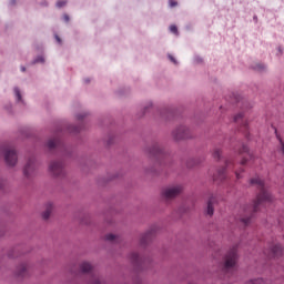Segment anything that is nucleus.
<instances>
[{
  "instance_id": "nucleus-1",
  "label": "nucleus",
  "mask_w": 284,
  "mask_h": 284,
  "mask_svg": "<svg viewBox=\"0 0 284 284\" xmlns=\"http://www.w3.org/2000/svg\"><path fill=\"white\" fill-rule=\"evenodd\" d=\"M251 185L257 186L260 189V194H257L253 205H245L240 210V222L244 223V225L251 223L254 212L258 211L260 206H264L273 200L272 194L265 187L264 181L260 178L251 179Z\"/></svg>"
},
{
  "instance_id": "nucleus-2",
  "label": "nucleus",
  "mask_w": 284,
  "mask_h": 284,
  "mask_svg": "<svg viewBox=\"0 0 284 284\" xmlns=\"http://www.w3.org/2000/svg\"><path fill=\"white\" fill-rule=\"evenodd\" d=\"M145 152L149 156L155 159L159 164H166L163 159L168 155V153L161 143H152V145L145 148Z\"/></svg>"
},
{
  "instance_id": "nucleus-3",
  "label": "nucleus",
  "mask_w": 284,
  "mask_h": 284,
  "mask_svg": "<svg viewBox=\"0 0 284 284\" xmlns=\"http://www.w3.org/2000/svg\"><path fill=\"white\" fill-rule=\"evenodd\" d=\"M239 261L237 250L235 247L231 248L226 255H224V262L220 265L222 272L227 274L229 272H233L235 270Z\"/></svg>"
},
{
  "instance_id": "nucleus-4",
  "label": "nucleus",
  "mask_w": 284,
  "mask_h": 284,
  "mask_svg": "<svg viewBox=\"0 0 284 284\" xmlns=\"http://www.w3.org/2000/svg\"><path fill=\"white\" fill-rule=\"evenodd\" d=\"M172 138L175 141L192 139V132L186 125H179L172 131Z\"/></svg>"
},
{
  "instance_id": "nucleus-5",
  "label": "nucleus",
  "mask_w": 284,
  "mask_h": 284,
  "mask_svg": "<svg viewBox=\"0 0 284 284\" xmlns=\"http://www.w3.org/2000/svg\"><path fill=\"white\" fill-rule=\"evenodd\" d=\"M80 270L82 274H89L90 281L88 284H101L100 277L93 272L92 265L89 262H82Z\"/></svg>"
},
{
  "instance_id": "nucleus-6",
  "label": "nucleus",
  "mask_w": 284,
  "mask_h": 284,
  "mask_svg": "<svg viewBox=\"0 0 284 284\" xmlns=\"http://www.w3.org/2000/svg\"><path fill=\"white\" fill-rule=\"evenodd\" d=\"M183 191V186L182 185H171L165 187L162 191V196L165 200H172L174 197H176L178 195H180Z\"/></svg>"
},
{
  "instance_id": "nucleus-7",
  "label": "nucleus",
  "mask_w": 284,
  "mask_h": 284,
  "mask_svg": "<svg viewBox=\"0 0 284 284\" xmlns=\"http://www.w3.org/2000/svg\"><path fill=\"white\" fill-rule=\"evenodd\" d=\"M49 171L55 178H62L65 175L64 164L61 161H52L49 165Z\"/></svg>"
},
{
  "instance_id": "nucleus-8",
  "label": "nucleus",
  "mask_w": 284,
  "mask_h": 284,
  "mask_svg": "<svg viewBox=\"0 0 284 284\" xmlns=\"http://www.w3.org/2000/svg\"><path fill=\"white\" fill-rule=\"evenodd\" d=\"M4 161H6L7 165L14 166L18 162L17 151L13 149L4 150Z\"/></svg>"
},
{
  "instance_id": "nucleus-9",
  "label": "nucleus",
  "mask_w": 284,
  "mask_h": 284,
  "mask_svg": "<svg viewBox=\"0 0 284 284\" xmlns=\"http://www.w3.org/2000/svg\"><path fill=\"white\" fill-rule=\"evenodd\" d=\"M36 169H37V159L34 156H31L29 158L24 166L23 173L27 178H30L34 173Z\"/></svg>"
},
{
  "instance_id": "nucleus-10",
  "label": "nucleus",
  "mask_w": 284,
  "mask_h": 284,
  "mask_svg": "<svg viewBox=\"0 0 284 284\" xmlns=\"http://www.w3.org/2000/svg\"><path fill=\"white\" fill-rule=\"evenodd\" d=\"M155 232H156V227H152L150 231L143 234L141 237V245H148V243H151V241L155 236Z\"/></svg>"
},
{
  "instance_id": "nucleus-11",
  "label": "nucleus",
  "mask_w": 284,
  "mask_h": 284,
  "mask_svg": "<svg viewBox=\"0 0 284 284\" xmlns=\"http://www.w3.org/2000/svg\"><path fill=\"white\" fill-rule=\"evenodd\" d=\"M13 94H14L16 102L18 104L26 105V102L23 100V94H22V92L20 91V89L18 87H16L13 89Z\"/></svg>"
},
{
  "instance_id": "nucleus-12",
  "label": "nucleus",
  "mask_w": 284,
  "mask_h": 284,
  "mask_svg": "<svg viewBox=\"0 0 284 284\" xmlns=\"http://www.w3.org/2000/svg\"><path fill=\"white\" fill-rule=\"evenodd\" d=\"M215 197H211L209 199V202L206 203V214H209V216H212L214 214V203H215Z\"/></svg>"
},
{
  "instance_id": "nucleus-13",
  "label": "nucleus",
  "mask_w": 284,
  "mask_h": 284,
  "mask_svg": "<svg viewBox=\"0 0 284 284\" xmlns=\"http://www.w3.org/2000/svg\"><path fill=\"white\" fill-rule=\"evenodd\" d=\"M16 275L21 276V277L28 276V266H27V264L19 265L16 270Z\"/></svg>"
},
{
  "instance_id": "nucleus-14",
  "label": "nucleus",
  "mask_w": 284,
  "mask_h": 284,
  "mask_svg": "<svg viewBox=\"0 0 284 284\" xmlns=\"http://www.w3.org/2000/svg\"><path fill=\"white\" fill-rule=\"evenodd\" d=\"M130 261L135 264L138 267H140L143 263L142 257H140V255L138 253H132L130 255Z\"/></svg>"
},
{
  "instance_id": "nucleus-15",
  "label": "nucleus",
  "mask_w": 284,
  "mask_h": 284,
  "mask_svg": "<svg viewBox=\"0 0 284 284\" xmlns=\"http://www.w3.org/2000/svg\"><path fill=\"white\" fill-rule=\"evenodd\" d=\"M283 253V248L280 244H275L273 247H271V254L273 257L281 256Z\"/></svg>"
},
{
  "instance_id": "nucleus-16",
  "label": "nucleus",
  "mask_w": 284,
  "mask_h": 284,
  "mask_svg": "<svg viewBox=\"0 0 284 284\" xmlns=\"http://www.w3.org/2000/svg\"><path fill=\"white\" fill-rule=\"evenodd\" d=\"M61 141L59 138L55 139H51L48 141L47 146L49 148V150H53L55 148H58L60 145Z\"/></svg>"
},
{
  "instance_id": "nucleus-17",
  "label": "nucleus",
  "mask_w": 284,
  "mask_h": 284,
  "mask_svg": "<svg viewBox=\"0 0 284 284\" xmlns=\"http://www.w3.org/2000/svg\"><path fill=\"white\" fill-rule=\"evenodd\" d=\"M105 240L109 241L110 243H120L121 239L116 236L115 234H106Z\"/></svg>"
},
{
  "instance_id": "nucleus-18",
  "label": "nucleus",
  "mask_w": 284,
  "mask_h": 284,
  "mask_svg": "<svg viewBox=\"0 0 284 284\" xmlns=\"http://www.w3.org/2000/svg\"><path fill=\"white\" fill-rule=\"evenodd\" d=\"M52 209H53L52 203H48L47 209H45V211L42 214L44 220H48L50 217Z\"/></svg>"
},
{
  "instance_id": "nucleus-19",
  "label": "nucleus",
  "mask_w": 284,
  "mask_h": 284,
  "mask_svg": "<svg viewBox=\"0 0 284 284\" xmlns=\"http://www.w3.org/2000/svg\"><path fill=\"white\" fill-rule=\"evenodd\" d=\"M161 116L164 119V120H171L172 116H173V112L171 110H163L161 112Z\"/></svg>"
},
{
  "instance_id": "nucleus-20",
  "label": "nucleus",
  "mask_w": 284,
  "mask_h": 284,
  "mask_svg": "<svg viewBox=\"0 0 284 284\" xmlns=\"http://www.w3.org/2000/svg\"><path fill=\"white\" fill-rule=\"evenodd\" d=\"M225 171H226V169H222V170L217 171V175H215L213 178V180H220V181L225 180Z\"/></svg>"
},
{
  "instance_id": "nucleus-21",
  "label": "nucleus",
  "mask_w": 284,
  "mask_h": 284,
  "mask_svg": "<svg viewBox=\"0 0 284 284\" xmlns=\"http://www.w3.org/2000/svg\"><path fill=\"white\" fill-rule=\"evenodd\" d=\"M267 67L263 63H257L255 65H253V70L257 71V72H264L266 71Z\"/></svg>"
},
{
  "instance_id": "nucleus-22",
  "label": "nucleus",
  "mask_w": 284,
  "mask_h": 284,
  "mask_svg": "<svg viewBox=\"0 0 284 284\" xmlns=\"http://www.w3.org/2000/svg\"><path fill=\"white\" fill-rule=\"evenodd\" d=\"M82 130V128L81 126H75V125H69L68 126V131L70 132V133H79L80 131Z\"/></svg>"
},
{
  "instance_id": "nucleus-23",
  "label": "nucleus",
  "mask_w": 284,
  "mask_h": 284,
  "mask_svg": "<svg viewBox=\"0 0 284 284\" xmlns=\"http://www.w3.org/2000/svg\"><path fill=\"white\" fill-rule=\"evenodd\" d=\"M45 62V59L43 55H38L33 61L32 64L41 63L43 64Z\"/></svg>"
},
{
  "instance_id": "nucleus-24",
  "label": "nucleus",
  "mask_w": 284,
  "mask_h": 284,
  "mask_svg": "<svg viewBox=\"0 0 284 284\" xmlns=\"http://www.w3.org/2000/svg\"><path fill=\"white\" fill-rule=\"evenodd\" d=\"M89 115V113L88 112H85V111H83V112H80V113H78L77 115H75V119L78 120V121H82L84 118H87Z\"/></svg>"
},
{
  "instance_id": "nucleus-25",
  "label": "nucleus",
  "mask_w": 284,
  "mask_h": 284,
  "mask_svg": "<svg viewBox=\"0 0 284 284\" xmlns=\"http://www.w3.org/2000/svg\"><path fill=\"white\" fill-rule=\"evenodd\" d=\"M3 109L8 112V113H12V103L8 102L4 104Z\"/></svg>"
},
{
  "instance_id": "nucleus-26",
  "label": "nucleus",
  "mask_w": 284,
  "mask_h": 284,
  "mask_svg": "<svg viewBox=\"0 0 284 284\" xmlns=\"http://www.w3.org/2000/svg\"><path fill=\"white\" fill-rule=\"evenodd\" d=\"M213 158H215V159H220L221 158V150L220 149L213 150Z\"/></svg>"
},
{
  "instance_id": "nucleus-27",
  "label": "nucleus",
  "mask_w": 284,
  "mask_h": 284,
  "mask_svg": "<svg viewBox=\"0 0 284 284\" xmlns=\"http://www.w3.org/2000/svg\"><path fill=\"white\" fill-rule=\"evenodd\" d=\"M65 4H67V1H65V0H59V1L57 2V8L61 9V8H63Z\"/></svg>"
},
{
  "instance_id": "nucleus-28",
  "label": "nucleus",
  "mask_w": 284,
  "mask_h": 284,
  "mask_svg": "<svg viewBox=\"0 0 284 284\" xmlns=\"http://www.w3.org/2000/svg\"><path fill=\"white\" fill-rule=\"evenodd\" d=\"M170 30H171V32L174 33V34H178V32H179L176 26H171V27H170Z\"/></svg>"
},
{
  "instance_id": "nucleus-29",
  "label": "nucleus",
  "mask_w": 284,
  "mask_h": 284,
  "mask_svg": "<svg viewBox=\"0 0 284 284\" xmlns=\"http://www.w3.org/2000/svg\"><path fill=\"white\" fill-rule=\"evenodd\" d=\"M193 62L199 64V63L203 62V59L201 57H195V58H193Z\"/></svg>"
},
{
  "instance_id": "nucleus-30",
  "label": "nucleus",
  "mask_w": 284,
  "mask_h": 284,
  "mask_svg": "<svg viewBox=\"0 0 284 284\" xmlns=\"http://www.w3.org/2000/svg\"><path fill=\"white\" fill-rule=\"evenodd\" d=\"M242 118H243V113H237V115H235L234 118V121L237 122Z\"/></svg>"
},
{
  "instance_id": "nucleus-31",
  "label": "nucleus",
  "mask_w": 284,
  "mask_h": 284,
  "mask_svg": "<svg viewBox=\"0 0 284 284\" xmlns=\"http://www.w3.org/2000/svg\"><path fill=\"white\" fill-rule=\"evenodd\" d=\"M248 152V148L246 145H242V151L240 153H246Z\"/></svg>"
},
{
  "instance_id": "nucleus-32",
  "label": "nucleus",
  "mask_w": 284,
  "mask_h": 284,
  "mask_svg": "<svg viewBox=\"0 0 284 284\" xmlns=\"http://www.w3.org/2000/svg\"><path fill=\"white\" fill-rule=\"evenodd\" d=\"M169 59H170L174 64H178V61H176V59H175L173 55L169 54Z\"/></svg>"
},
{
  "instance_id": "nucleus-33",
  "label": "nucleus",
  "mask_w": 284,
  "mask_h": 284,
  "mask_svg": "<svg viewBox=\"0 0 284 284\" xmlns=\"http://www.w3.org/2000/svg\"><path fill=\"white\" fill-rule=\"evenodd\" d=\"M178 6V2H175L174 0H170V7L174 8Z\"/></svg>"
},
{
  "instance_id": "nucleus-34",
  "label": "nucleus",
  "mask_w": 284,
  "mask_h": 284,
  "mask_svg": "<svg viewBox=\"0 0 284 284\" xmlns=\"http://www.w3.org/2000/svg\"><path fill=\"white\" fill-rule=\"evenodd\" d=\"M276 50H277V52H278V55L283 54V49H282V47H277Z\"/></svg>"
},
{
  "instance_id": "nucleus-35",
  "label": "nucleus",
  "mask_w": 284,
  "mask_h": 284,
  "mask_svg": "<svg viewBox=\"0 0 284 284\" xmlns=\"http://www.w3.org/2000/svg\"><path fill=\"white\" fill-rule=\"evenodd\" d=\"M280 143H281V152L284 155V143L282 141H280Z\"/></svg>"
},
{
  "instance_id": "nucleus-36",
  "label": "nucleus",
  "mask_w": 284,
  "mask_h": 284,
  "mask_svg": "<svg viewBox=\"0 0 284 284\" xmlns=\"http://www.w3.org/2000/svg\"><path fill=\"white\" fill-rule=\"evenodd\" d=\"M63 20H64L65 22H69V21H70L69 16H68V14H64V16H63Z\"/></svg>"
},
{
  "instance_id": "nucleus-37",
  "label": "nucleus",
  "mask_w": 284,
  "mask_h": 284,
  "mask_svg": "<svg viewBox=\"0 0 284 284\" xmlns=\"http://www.w3.org/2000/svg\"><path fill=\"white\" fill-rule=\"evenodd\" d=\"M152 105H153V103L151 101H149L145 109L151 108Z\"/></svg>"
},
{
  "instance_id": "nucleus-38",
  "label": "nucleus",
  "mask_w": 284,
  "mask_h": 284,
  "mask_svg": "<svg viewBox=\"0 0 284 284\" xmlns=\"http://www.w3.org/2000/svg\"><path fill=\"white\" fill-rule=\"evenodd\" d=\"M55 40L58 41L59 44H61V39L59 38V36H55Z\"/></svg>"
},
{
  "instance_id": "nucleus-39",
  "label": "nucleus",
  "mask_w": 284,
  "mask_h": 284,
  "mask_svg": "<svg viewBox=\"0 0 284 284\" xmlns=\"http://www.w3.org/2000/svg\"><path fill=\"white\" fill-rule=\"evenodd\" d=\"M231 164H232V162H231V161H226V168H230V166H231Z\"/></svg>"
},
{
  "instance_id": "nucleus-40",
  "label": "nucleus",
  "mask_w": 284,
  "mask_h": 284,
  "mask_svg": "<svg viewBox=\"0 0 284 284\" xmlns=\"http://www.w3.org/2000/svg\"><path fill=\"white\" fill-rule=\"evenodd\" d=\"M235 176H236L237 179H241V174H240L239 172H235Z\"/></svg>"
},
{
  "instance_id": "nucleus-41",
  "label": "nucleus",
  "mask_w": 284,
  "mask_h": 284,
  "mask_svg": "<svg viewBox=\"0 0 284 284\" xmlns=\"http://www.w3.org/2000/svg\"><path fill=\"white\" fill-rule=\"evenodd\" d=\"M10 4H11V6H14V4H16V0H11V1H10Z\"/></svg>"
},
{
  "instance_id": "nucleus-42",
  "label": "nucleus",
  "mask_w": 284,
  "mask_h": 284,
  "mask_svg": "<svg viewBox=\"0 0 284 284\" xmlns=\"http://www.w3.org/2000/svg\"><path fill=\"white\" fill-rule=\"evenodd\" d=\"M3 186V181L0 179V189Z\"/></svg>"
},
{
  "instance_id": "nucleus-43",
  "label": "nucleus",
  "mask_w": 284,
  "mask_h": 284,
  "mask_svg": "<svg viewBox=\"0 0 284 284\" xmlns=\"http://www.w3.org/2000/svg\"><path fill=\"white\" fill-rule=\"evenodd\" d=\"M26 70H27L26 67H21L22 72H26Z\"/></svg>"
},
{
  "instance_id": "nucleus-44",
  "label": "nucleus",
  "mask_w": 284,
  "mask_h": 284,
  "mask_svg": "<svg viewBox=\"0 0 284 284\" xmlns=\"http://www.w3.org/2000/svg\"><path fill=\"white\" fill-rule=\"evenodd\" d=\"M247 162V160H242V164H245Z\"/></svg>"
},
{
  "instance_id": "nucleus-45",
  "label": "nucleus",
  "mask_w": 284,
  "mask_h": 284,
  "mask_svg": "<svg viewBox=\"0 0 284 284\" xmlns=\"http://www.w3.org/2000/svg\"><path fill=\"white\" fill-rule=\"evenodd\" d=\"M253 20H255V21H256V20H257V17H253Z\"/></svg>"
},
{
  "instance_id": "nucleus-46",
  "label": "nucleus",
  "mask_w": 284,
  "mask_h": 284,
  "mask_svg": "<svg viewBox=\"0 0 284 284\" xmlns=\"http://www.w3.org/2000/svg\"><path fill=\"white\" fill-rule=\"evenodd\" d=\"M9 257H10V258H14V256H13V255H9Z\"/></svg>"
},
{
  "instance_id": "nucleus-47",
  "label": "nucleus",
  "mask_w": 284,
  "mask_h": 284,
  "mask_svg": "<svg viewBox=\"0 0 284 284\" xmlns=\"http://www.w3.org/2000/svg\"><path fill=\"white\" fill-rule=\"evenodd\" d=\"M111 143H112L111 141L108 142L109 145H110Z\"/></svg>"
},
{
  "instance_id": "nucleus-48",
  "label": "nucleus",
  "mask_w": 284,
  "mask_h": 284,
  "mask_svg": "<svg viewBox=\"0 0 284 284\" xmlns=\"http://www.w3.org/2000/svg\"><path fill=\"white\" fill-rule=\"evenodd\" d=\"M235 153H237V149H235Z\"/></svg>"
}]
</instances>
